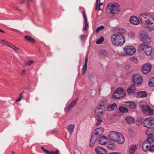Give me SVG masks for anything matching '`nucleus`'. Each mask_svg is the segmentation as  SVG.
Segmentation results:
<instances>
[{"mask_svg":"<svg viewBox=\"0 0 154 154\" xmlns=\"http://www.w3.org/2000/svg\"><path fill=\"white\" fill-rule=\"evenodd\" d=\"M150 129H148V128L147 130L146 131V134L149 137L150 136H152V134L150 131Z\"/></svg>","mask_w":154,"mask_h":154,"instance_id":"37998d69","label":"nucleus"},{"mask_svg":"<svg viewBox=\"0 0 154 154\" xmlns=\"http://www.w3.org/2000/svg\"><path fill=\"white\" fill-rule=\"evenodd\" d=\"M112 43L114 45L117 46H122L125 42V38L124 35L120 34L114 33L111 37Z\"/></svg>","mask_w":154,"mask_h":154,"instance_id":"f03ea898","label":"nucleus"},{"mask_svg":"<svg viewBox=\"0 0 154 154\" xmlns=\"http://www.w3.org/2000/svg\"><path fill=\"white\" fill-rule=\"evenodd\" d=\"M88 23H85V27L83 29V30H86L88 28Z\"/></svg>","mask_w":154,"mask_h":154,"instance_id":"5fc2aeb1","label":"nucleus"},{"mask_svg":"<svg viewBox=\"0 0 154 154\" xmlns=\"http://www.w3.org/2000/svg\"><path fill=\"white\" fill-rule=\"evenodd\" d=\"M95 150L97 154H107L106 149L101 146H98L95 149Z\"/></svg>","mask_w":154,"mask_h":154,"instance_id":"4468645a","label":"nucleus"},{"mask_svg":"<svg viewBox=\"0 0 154 154\" xmlns=\"http://www.w3.org/2000/svg\"><path fill=\"white\" fill-rule=\"evenodd\" d=\"M26 70L25 69L23 70L22 71V73H21L22 75H25L26 73Z\"/></svg>","mask_w":154,"mask_h":154,"instance_id":"052dcab7","label":"nucleus"},{"mask_svg":"<svg viewBox=\"0 0 154 154\" xmlns=\"http://www.w3.org/2000/svg\"><path fill=\"white\" fill-rule=\"evenodd\" d=\"M150 145H149V143L147 141H144L143 143L142 148L144 151H146L148 150H149V146Z\"/></svg>","mask_w":154,"mask_h":154,"instance_id":"4be33fe9","label":"nucleus"},{"mask_svg":"<svg viewBox=\"0 0 154 154\" xmlns=\"http://www.w3.org/2000/svg\"><path fill=\"white\" fill-rule=\"evenodd\" d=\"M142 24L148 28L149 31L154 30V19L149 14L143 13L139 16Z\"/></svg>","mask_w":154,"mask_h":154,"instance_id":"f257e3e1","label":"nucleus"},{"mask_svg":"<svg viewBox=\"0 0 154 154\" xmlns=\"http://www.w3.org/2000/svg\"><path fill=\"white\" fill-rule=\"evenodd\" d=\"M130 36L131 37H134V34L133 32H131L129 34Z\"/></svg>","mask_w":154,"mask_h":154,"instance_id":"bf43d9fd","label":"nucleus"},{"mask_svg":"<svg viewBox=\"0 0 154 154\" xmlns=\"http://www.w3.org/2000/svg\"><path fill=\"white\" fill-rule=\"evenodd\" d=\"M126 105L130 108L133 109L135 106V103L133 102H126Z\"/></svg>","mask_w":154,"mask_h":154,"instance_id":"bb28decb","label":"nucleus"},{"mask_svg":"<svg viewBox=\"0 0 154 154\" xmlns=\"http://www.w3.org/2000/svg\"><path fill=\"white\" fill-rule=\"evenodd\" d=\"M126 32L125 29L122 28H119L117 29V32L116 33L119 34H120L122 35H123V34H125Z\"/></svg>","mask_w":154,"mask_h":154,"instance_id":"cd10ccee","label":"nucleus"},{"mask_svg":"<svg viewBox=\"0 0 154 154\" xmlns=\"http://www.w3.org/2000/svg\"><path fill=\"white\" fill-rule=\"evenodd\" d=\"M6 45L11 48L13 49H14V47L15 48V46L13 44L10 43H9L8 42H7V43Z\"/></svg>","mask_w":154,"mask_h":154,"instance_id":"4c0bfd02","label":"nucleus"},{"mask_svg":"<svg viewBox=\"0 0 154 154\" xmlns=\"http://www.w3.org/2000/svg\"><path fill=\"white\" fill-rule=\"evenodd\" d=\"M148 128V129H150V131H151L150 132H151L152 133V132H154V127H149V128Z\"/></svg>","mask_w":154,"mask_h":154,"instance_id":"864d4df0","label":"nucleus"},{"mask_svg":"<svg viewBox=\"0 0 154 154\" xmlns=\"http://www.w3.org/2000/svg\"><path fill=\"white\" fill-rule=\"evenodd\" d=\"M85 35H81L80 36V38L82 40H83L85 38Z\"/></svg>","mask_w":154,"mask_h":154,"instance_id":"0e129e2a","label":"nucleus"},{"mask_svg":"<svg viewBox=\"0 0 154 154\" xmlns=\"http://www.w3.org/2000/svg\"><path fill=\"white\" fill-rule=\"evenodd\" d=\"M34 63V61L33 60H30L28 62H27L26 63V65L28 66H30L31 65V64L33 63Z\"/></svg>","mask_w":154,"mask_h":154,"instance_id":"de8ad7c7","label":"nucleus"},{"mask_svg":"<svg viewBox=\"0 0 154 154\" xmlns=\"http://www.w3.org/2000/svg\"><path fill=\"white\" fill-rule=\"evenodd\" d=\"M104 38H103V37L101 36L96 41V43L97 44H101L104 41Z\"/></svg>","mask_w":154,"mask_h":154,"instance_id":"f704fd0d","label":"nucleus"},{"mask_svg":"<svg viewBox=\"0 0 154 154\" xmlns=\"http://www.w3.org/2000/svg\"><path fill=\"white\" fill-rule=\"evenodd\" d=\"M137 146L135 145H132L129 149V152L130 154L134 153L137 149Z\"/></svg>","mask_w":154,"mask_h":154,"instance_id":"c85d7f7f","label":"nucleus"},{"mask_svg":"<svg viewBox=\"0 0 154 154\" xmlns=\"http://www.w3.org/2000/svg\"><path fill=\"white\" fill-rule=\"evenodd\" d=\"M83 16L84 18L86 17L85 14V13L84 12H83Z\"/></svg>","mask_w":154,"mask_h":154,"instance_id":"338daca9","label":"nucleus"},{"mask_svg":"<svg viewBox=\"0 0 154 154\" xmlns=\"http://www.w3.org/2000/svg\"><path fill=\"white\" fill-rule=\"evenodd\" d=\"M124 51L126 54L131 56L134 54L136 51V49L132 47L127 46L124 48Z\"/></svg>","mask_w":154,"mask_h":154,"instance_id":"1a4fd4ad","label":"nucleus"},{"mask_svg":"<svg viewBox=\"0 0 154 154\" xmlns=\"http://www.w3.org/2000/svg\"><path fill=\"white\" fill-rule=\"evenodd\" d=\"M25 38L27 41H29L32 43H34L35 41L34 38L31 36L29 35H26L25 36Z\"/></svg>","mask_w":154,"mask_h":154,"instance_id":"7c9ffc66","label":"nucleus"},{"mask_svg":"<svg viewBox=\"0 0 154 154\" xmlns=\"http://www.w3.org/2000/svg\"><path fill=\"white\" fill-rule=\"evenodd\" d=\"M58 149H57L55 151H50V154H58Z\"/></svg>","mask_w":154,"mask_h":154,"instance_id":"09e8293b","label":"nucleus"},{"mask_svg":"<svg viewBox=\"0 0 154 154\" xmlns=\"http://www.w3.org/2000/svg\"><path fill=\"white\" fill-rule=\"evenodd\" d=\"M88 61V57H87L86 56L85 64L84 65V66H87Z\"/></svg>","mask_w":154,"mask_h":154,"instance_id":"3c124183","label":"nucleus"},{"mask_svg":"<svg viewBox=\"0 0 154 154\" xmlns=\"http://www.w3.org/2000/svg\"><path fill=\"white\" fill-rule=\"evenodd\" d=\"M98 0H96V6H95V9L96 10H97L98 4Z\"/></svg>","mask_w":154,"mask_h":154,"instance_id":"13d9d810","label":"nucleus"},{"mask_svg":"<svg viewBox=\"0 0 154 154\" xmlns=\"http://www.w3.org/2000/svg\"><path fill=\"white\" fill-rule=\"evenodd\" d=\"M97 138V137H95L92 134V135L90 143V146L93 147L94 146Z\"/></svg>","mask_w":154,"mask_h":154,"instance_id":"aec40b11","label":"nucleus"},{"mask_svg":"<svg viewBox=\"0 0 154 154\" xmlns=\"http://www.w3.org/2000/svg\"><path fill=\"white\" fill-rule=\"evenodd\" d=\"M152 69L151 64L149 63L144 64L141 68V70L143 74H147L150 72Z\"/></svg>","mask_w":154,"mask_h":154,"instance_id":"9d476101","label":"nucleus"},{"mask_svg":"<svg viewBox=\"0 0 154 154\" xmlns=\"http://www.w3.org/2000/svg\"><path fill=\"white\" fill-rule=\"evenodd\" d=\"M104 131V129L102 128H97L94 130L92 134L95 137H97L101 135Z\"/></svg>","mask_w":154,"mask_h":154,"instance_id":"ddd939ff","label":"nucleus"},{"mask_svg":"<svg viewBox=\"0 0 154 154\" xmlns=\"http://www.w3.org/2000/svg\"><path fill=\"white\" fill-rule=\"evenodd\" d=\"M97 122L96 123V125L98 126L101 124L103 122V120L101 118H97L96 119Z\"/></svg>","mask_w":154,"mask_h":154,"instance_id":"c9c22d12","label":"nucleus"},{"mask_svg":"<svg viewBox=\"0 0 154 154\" xmlns=\"http://www.w3.org/2000/svg\"><path fill=\"white\" fill-rule=\"evenodd\" d=\"M154 124V119L152 117H149L146 118L143 122V125L144 127L149 128Z\"/></svg>","mask_w":154,"mask_h":154,"instance_id":"6e6552de","label":"nucleus"},{"mask_svg":"<svg viewBox=\"0 0 154 154\" xmlns=\"http://www.w3.org/2000/svg\"><path fill=\"white\" fill-rule=\"evenodd\" d=\"M130 59L131 61L135 63H137L138 62V60L137 58L135 57H132L130 58Z\"/></svg>","mask_w":154,"mask_h":154,"instance_id":"58836bf2","label":"nucleus"},{"mask_svg":"<svg viewBox=\"0 0 154 154\" xmlns=\"http://www.w3.org/2000/svg\"><path fill=\"white\" fill-rule=\"evenodd\" d=\"M149 151H154V144L149 149Z\"/></svg>","mask_w":154,"mask_h":154,"instance_id":"603ef678","label":"nucleus"},{"mask_svg":"<svg viewBox=\"0 0 154 154\" xmlns=\"http://www.w3.org/2000/svg\"><path fill=\"white\" fill-rule=\"evenodd\" d=\"M119 133L114 131H111L110 132L109 135L108 137L109 139L114 141H115L116 139L118 138Z\"/></svg>","mask_w":154,"mask_h":154,"instance_id":"9b49d317","label":"nucleus"},{"mask_svg":"<svg viewBox=\"0 0 154 154\" xmlns=\"http://www.w3.org/2000/svg\"><path fill=\"white\" fill-rule=\"evenodd\" d=\"M76 102V100H74L72 101L71 103L69 104V106L68 107L67 109L66 108H65V110L66 111V110H67V112L69 111L74 106Z\"/></svg>","mask_w":154,"mask_h":154,"instance_id":"5701e85b","label":"nucleus"},{"mask_svg":"<svg viewBox=\"0 0 154 154\" xmlns=\"http://www.w3.org/2000/svg\"><path fill=\"white\" fill-rule=\"evenodd\" d=\"M119 135L118 137V138L115 142H116L120 144H122L124 143L125 141V138L121 134H118Z\"/></svg>","mask_w":154,"mask_h":154,"instance_id":"dca6fc26","label":"nucleus"},{"mask_svg":"<svg viewBox=\"0 0 154 154\" xmlns=\"http://www.w3.org/2000/svg\"><path fill=\"white\" fill-rule=\"evenodd\" d=\"M116 109L117 105L115 103H113L112 104H110L108 105L107 107V110L110 112L115 110Z\"/></svg>","mask_w":154,"mask_h":154,"instance_id":"6ab92c4d","label":"nucleus"},{"mask_svg":"<svg viewBox=\"0 0 154 154\" xmlns=\"http://www.w3.org/2000/svg\"><path fill=\"white\" fill-rule=\"evenodd\" d=\"M109 154H119V153L116 152H113L112 153H110Z\"/></svg>","mask_w":154,"mask_h":154,"instance_id":"774afa93","label":"nucleus"},{"mask_svg":"<svg viewBox=\"0 0 154 154\" xmlns=\"http://www.w3.org/2000/svg\"><path fill=\"white\" fill-rule=\"evenodd\" d=\"M74 127V125L72 124L69 125L68 126L67 129L70 134H72V133Z\"/></svg>","mask_w":154,"mask_h":154,"instance_id":"c756f323","label":"nucleus"},{"mask_svg":"<svg viewBox=\"0 0 154 154\" xmlns=\"http://www.w3.org/2000/svg\"><path fill=\"white\" fill-rule=\"evenodd\" d=\"M7 42H8L6 41L4 39H2L1 41H0V43L4 45H6L7 43Z\"/></svg>","mask_w":154,"mask_h":154,"instance_id":"8fccbe9b","label":"nucleus"},{"mask_svg":"<svg viewBox=\"0 0 154 154\" xmlns=\"http://www.w3.org/2000/svg\"><path fill=\"white\" fill-rule=\"evenodd\" d=\"M103 5V4L102 3L100 2H100H99V7H98V11H99L101 10L100 7V6L102 5Z\"/></svg>","mask_w":154,"mask_h":154,"instance_id":"6e6d98bb","label":"nucleus"},{"mask_svg":"<svg viewBox=\"0 0 154 154\" xmlns=\"http://www.w3.org/2000/svg\"><path fill=\"white\" fill-rule=\"evenodd\" d=\"M23 93L22 92V93H20V94H19V97L16 100V102H18V101H20L21 99L23 97V96L22 95V94H23Z\"/></svg>","mask_w":154,"mask_h":154,"instance_id":"c03bdc74","label":"nucleus"},{"mask_svg":"<svg viewBox=\"0 0 154 154\" xmlns=\"http://www.w3.org/2000/svg\"><path fill=\"white\" fill-rule=\"evenodd\" d=\"M84 18V22L85 23H87V18L86 17Z\"/></svg>","mask_w":154,"mask_h":154,"instance_id":"69168bd1","label":"nucleus"},{"mask_svg":"<svg viewBox=\"0 0 154 154\" xmlns=\"http://www.w3.org/2000/svg\"><path fill=\"white\" fill-rule=\"evenodd\" d=\"M119 110L122 112H128V109L124 106H120L119 108Z\"/></svg>","mask_w":154,"mask_h":154,"instance_id":"72a5a7b5","label":"nucleus"},{"mask_svg":"<svg viewBox=\"0 0 154 154\" xmlns=\"http://www.w3.org/2000/svg\"><path fill=\"white\" fill-rule=\"evenodd\" d=\"M124 91V90L121 88H118L115 91L114 94L112 96V98L113 99H119L120 97H119V95Z\"/></svg>","mask_w":154,"mask_h":154,"instance_id":"f8f14e48","label":"nucleus"},{"mask_svg":"<svg viewBox=\"0 0 154 154\" xmlns=\"http://www.w3.org/2000/svg\"><path fill=\"white\" fill-rule=\"evenodd\" d=\"M140 36L143 42L149 43L150 42V38L148 37L147 32L145 31H142L140 32Z\"/></svg>","mask_w":154,"mask_h":154,"instance_id":"423d86ee","label":"nucleus"},{"mask_svg":"<svg viewBox=\"0 0 154 154\" xmlns=\"http://www.w3.org/2000/svg\"><path fill=\"white\" fill-rule=\"evenodd\" d=\"M152 49L151 47L148 45L145 53V54L147 56L150 55L152 52Z\"/></svg>","mask_w":154,"mask_h":154,"instance_id":"a878e982","label":"nucleus"},{"mask_svg":"<svg viewBox=\"0 0 154 154\" xmlns=\"http://www.w3.org/2000/svg\"><path fill=\"white\" fill-rule=\"evenodd\" d=\"M119 55L121 56H124L126 55V54H125L124 53L122 52H119Z\"/></svg>","mask_w":154,"mask_h":154,"instance_id":"4d7b16f0","label":"nucleus"},{"mask_svg":"<svg viewBox=\"0 0 154 154\" xmlns=\"http://www.w3.org/2000/svg\"><path fill=\"white\" fill-rule=\"evenodd\" d=\"M104 109L105 107L103 105L100 104L95 110V115L98 117L102 116L104 113Z\"/></svg>","mask_w":154,"mask_h":154,"instance_id":"20e7f679","label":"nucleus"},{"mask_svg":"<svg viewBox=\"0 0 154 154\" xmlns=\"http://www.w3.org/2000/svg\"><path fill=\"white\" fill-rule=\"evenodd\" d=\"M115 145L113 144H110L108 146V148L109 149L112 150L115 148Z\"/></svg>","mask_w":154,"mask_h":154,"instance_id":"a19ab883","label":"nucleus"},{"mask_svg":"<svg viewBox=\"0 0 154 154\" xmlns=\"http://www.w3.org/2000/svg\"><path fill=\"white\" fill-rule=\"evenodd\" d=\"M148 45L145 43H143L141 44L139 47V50L140 51H143L145 53Z\"/></svg>","mask_w":154,"mask_h":154,"instance_id":"393cba45","label":"nucleus"},{"mask_svg":"<svg viewBox=\"0 0 154 154\" xmlns=\"http://www.w3.org/2000/svg\"><path fill=\"white\" fill-rule=\"evenodd\" d=\"M125 93L124 91H123L122 92V93L121 94H120L119 95V97H120L119 99L125 97Z\"/></svg>","mask_w":154,"mask_h":154,"instance_id":"a18cd8bd","label":"nucleus"},{"mask_svg":"<svg viewBox=\"0 0 154 154\" xmlns=\"http://www.w3.org/2000/svg\"><path fill=\"white\" fill-rule=\"evenodd\" d=\"M108 101V99L106 98H104L102 99L101 100L102 103H100L101 104H103V106H104L105 105Z\"/></svg>","mask_w":154,"mask_h":154,"instance_id":"79ce46f5","label":"nucleus"},{"mask_svg":"<svg viewBox=\"0 0 154 154\" xmlns=\"http://www.w3.org/2000/svg\"><path fill=\"white\" fill-rule=\"evenodd\" d=\"M139 97H145L147 95V92L145 91H141L138 92L137 94Z\"/></svg>","mask_w":154,"mask_h":154,"instance_id":"412c9836","label":"nucleus"},{"mask_svg":"<svg viewBox=\"0 0 154 154\" xmlns=\"http://www.w3.org/2000/svg\"><path fill=\"white\" fill-rule=\"evenodd\" d=\"M143 112L145 114L151 115L153 113V110L150 107L147 105H140Z\"/></svg>","mask_w":154,"mask_h":154,"instance_id":"0eeeda50","label":"nucleus"},{"mask_svg":"<svg viewBox=\"0 0 154 154\" xmlns=\"http://www.w3.org/2000/svg\"><path fill=\"white\" fill-rule=\"evenodd\" d=\"M44 151L47 154H50V151H48V150L45 149Z\"/></svg>","mask_w":154,"mask_h":154,"instance_id":"680f3d73","label":"nucleus"},{"mask_svg":"<svg viewBox=\"0 0 154 154\" xmlns=\"http://www.w3.org/2000/svg\"><path fill=\"white\" fill-rule=\"evenodd\" d=\"M131 23L134 25H137L140 23V21L138 18L135 16H132L130 19Z\"/></svg>","mask_w":154,"mask_h":154,"instance_id":"2eb2a0df","label":"nucleus"},{"mask_svg":"<svg viewBox=\"0 0 154 154\" xmlns=\"http://www.w3.org/2000/svg\"><path fill=\"white\" fill-rule=\"evenodd\" d=\"M108 141V139L104 136H102L99 140V143L102 145H105Z\"/></svg>","mask_w":154,"mask_h":154,"instance_id":"f3484780","label":"nucleus"},{"mask_svg":"<svg viewBox=\"0 0 154 154\" xmlns=\"http://www.w3.org/2000/svg\"><path fill=\"white\" fill-rule=\"evenodd\" d=\"M106 12L113 14L118 13L120 10V7L117 3H109L106 8Z\"/></svg>","mask_w":154,"mask_h":154,"instance_id":"7ed1b4c3","label":"nucleus"},{"mask_svg":"<svg viewBox=\"0 0 154 154\" xmlns=\"http://www.w3.org/2000/svg\"><path fill=\"white\" fill-rule=\"evenodd\" d=\"M135 86L134 84L131 85L127 89V93L129 94L134 93L136 89Z\"/></svg>","mask_w":154,"mask_h":154,"instance_id":"a211bd4d","label":"nucleus"},{"mask_svg":"<svg viewBox=\"0 0 154 154\" xmlns=\"http://www.w3.org/2000/svg\"><path fill=\"white\" fill-rule=\"evenodd\" d=\"M132 80L135 86L141 85L143 82L142 79L139 74H135L133 75Z\"/></svg>","mask_w":154,"mask_h":154,"instance_id":"39448f33","label":"nucleus"},{"mask_svg":"<svg viewBox=\"0 0 154 154\" xmlns=\"http://www.w3.org/2000/svg\"><path fill=\"white\" fill-rule=\"evenodd\" d=\"M87 66L84 65L83 66V68H82V73L83 74H84L86 72L87 70Z\"/></svg>","mask_w":154,"mask_h":154,"instance_id":"49530a36","label":"nucleus"},{"mask_svg":"<svg viewBox=\"0 0 154 154\" xmlns=\"http://www.w3.org/2000/svg\"><path fill=\"white\" fill-rule=\"evenodd\" d=\"M148 85L150 87L154 86V76L149 80L148 82Z\"/></svg>","mask_w":154,"mask_h":154,"instance_id":"473e14b6","label":"nucleus"},{"mask_svg":"<svg viewBox=\"0 0 154 154\" xmlns=\"http://www.w3.org/2000/svg\"><path fill=\"white\" fill-rule=\"evenodd\" d=\"M153 140L154 139L152 137V136H150L147 138L146 140L145 141L148 142V143H149V145H150L151 143L153 142Z\"/></svg>","mask_w":154,"mask_h":154,"instance_id":"2f4dec72","label":"nucleus"},{"mask_svg":"<svg viewBox=\"0 0 154 154\" xmlns=\"http://www.w3.org/2000/svg\"><path fill=\"white\" fill-rule=\"evenodd\" d=\"M104 28V27L102 25L98 27L96 30V32L97 33H98L99 32L102 30H103Z\"/></svg>","mask_w":154,"mask_h":154,"instance_id":"e433bc0d","label":"nucleus"},{"mask_svg":"<svg viewBox=\"0 0 154 154\" xmlns=\"http://www.w3.org/2000/svg\"><path fill=\"white\" fill-rule=\"evenodd\" d=\"M125 120L129 124H132L134 123V119L131 116H128L125 118Z\"/></svg>","mask_w":154,"mask_h":154,"instance_id":"b1692460","label":"nucleus"},{"mask_svg":"<svg viewBox=\"0 0 154 154\" xmlns=\"http://www.w3.org/2000/svg\"><path fill=\"white\" fill-rule=\"evenodd\" d=\"M14 48V49H13L16 52H17V50H19V48H17L15 46V48Z\"/></svg>","mask_w":154,"mask_h":154,"instance_id":"e2e57ef3","label":"nucleus"},{"mask_svg":"<svg viewBox=\"0 0 154 154\" xmlns=\"http://www.w3.org/2000/svg\"><path fill=\"white\" fill-rule=\"evenodd\" d=\"M99 53L103 55H106L107 54V52L104 50H100L99 51Z\"/></svg>","mask_w":154,"mask_h":154,"instance_id":"ea45409f","label":"nucleus"}]
</instances>
